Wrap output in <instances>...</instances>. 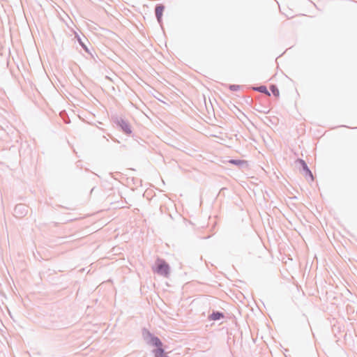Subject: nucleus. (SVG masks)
I'll use <instances>...</instances> for the list:
<instances>
[{"label":"nucleus","instance_id":"2","mask_svg":"<svg viewBox=\"0 0 357 357\" xmlns=\"http://www.w3.org/2000/svg\"><path fill=\"white\" fill-rule=\"evenodd\" d=\"M164 10L165 7L162 5L157 6L155 8V15L159 22L161 21Z\"/></svg>","mask_w":357,"mask_h":357},{"label":"nucleus","instance_id":"4","mask_svg":"<svg viewBox=\"0 0 357 357\" xmlns=\"http://www.w3.org/2000/svg\"><path fill=\"white\" fill-rule=\"evenodd\" d=\"M151 343L158 348L162 347V342L156 337L151 338Z\"/></svg>","mask_w":357,"mask_h":357},{"label":"nucleus","instance_id":"5","mask_svg":"<svg viewBox=\"0 0 357 357\" xmlns=\"http://www.w3.org/2000/svg\"><path fill=\"white\" fill-rule=\"evenodd\" d=\"M223 317V315L220 312H213L209 316V319L213 321L218 320Z\"/></svg>","mask_w":357,"mask_h":357},{"label":"nucleus","instance_id":"10","mask_svg":"<svg viewBox=\"0 0 357 357\" xmlns=\"http://www.w3.org/2000/svg\"><path fill=\"white\" fill-rule=\"evenodd\" d=\"M304 165H305V167H304L305 169H306V170L308 172V173H309L310 176H311V178H313V176H312V174L311 172L307 169V167H306L305 164H304Z\"/></svg>","mask_w":357,"mask_h":357},{"label":"nucleus","instance_id":"3","mask_svg":"<svg viewBox=\"0 0 357 357\" xmlns=\"http://www.w3.org/2000/svg\"><path fill=\"white\" fill-rule=\"evenodd\" d=\"M154 354L155 357H168L165 354L164 349L162 347L158 348L154 351Z\"/></svg>","mask_w":357,"mask_h":357},{"label":"nucleus","instance_id":"7","mask_svg":"<svg viewBox=\"0 0 357 357\" xmlns=\"http://www.w3.org/2000/svg\"><path fill=\"white\" fill-rule=\"evenodd\" d=\"M270 89H271V92L273 93V94L275 96H276V97L279 96L280 92H279V90L278 89V88L275 86L272 85V86H271Z\"/></svg>","mask_w":357,"mask_h":357},{"label":"nucleus","instance_id":"6","mask_svg":"<svg viewBox=\"0 0 357 357\" xmlns=\"http://www.w3.org/2000/svg\"><path fill=\"white\" fill-rule=\"evenodd\" d=\"M255 90L261 92V93H264L268 96H270V93L268 91L266 87L265 86H261L259 87H257L255 89Z\"/></svg>","mask_w":357,"mask_h":357},{"label":"nucleus","instance_id":"8","mask_svg":"<svg viewBox=\"0 0 357 357\" xmlns=\"http://www.w3.org/2000/svg\"><path fill=\"white\" fill-rule=\"evenodd\" d=\"M230 163H232V164H234V165H241V164H243L244 163V161L243 160H231L229 161Z\"/></svg>","mask_w":357,"mask_h":357},{"label":"nucleus","instance_id":"9","mask_svg":"<svg viewBox=\"0 0 357 357\" xmlns=\"http://www.w3.org/2000/svg\"><path fill=\"white\" fill-rule=\"evenodd\" d=\"M123 129L126 131V132H127V133L131 132V130H130V127L127 125H126V126H125V128H123Z\"/></svg>","mask_w":357,"mask_h":357},{"label":"nucleus","instance_id":"1","mask_svg":"<svg viewBox=\"0 0 357 357\" xmlns=\"http://www.w3.org/2000/svg\"><path fill=\"white\" fill-rule=\"evenodd\" d=\"M157 272L161 275H167L169 266L165 261H160L158 265Z\"/></svg>","mask_w":357,"mask_h":357}]
</instances>
